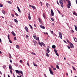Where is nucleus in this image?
<instances>
[{"label": "nucleus", "instance_id": "1", "mask_svg": "<svg viewBox=\"0 0 77 77\" xmlns=\"http://www.w3.org/2000/svg\"><path fill=\"white\" fill-rule=\"evenodd\" d=\"M15 71H16V73H17V74L21 73L22 75H23V71H22L21 70L19 71L17 70H16Z\"/></svg>", "mask_w": 77, "mask_h": 77}, {"label": "nucleus", "instance_id": "2", "mask_svg": "<svg viewBox=\"0 0 77 77\" xmlns=\"http://www.w3.org/2000/svg\"><path fill=\"white\" fill-rule=\"evenodd\" d=\"M68 4L67 5V7L68 8V9H69V8H70V6H71V1H69L68 2Z\"/></svg>", "mask_w": 77, "mask_h": 77}, {"label": "nucleus", "instance_id": "3", "mask_svg": "<svg viewBox=\"0 0 77 77\" xmlns=\"http://www.w3.org/2000/svg\"><path fill=\"white\" fill-rule=\"evenodd\" d=\"M49 49H50V47L49 46H48L47 48V50H46L47 53H50V51Z\"/></svg>", "mask_w": 77, "mask_h": 77}, {"label": "nucleus", "instance_id": "4", "mask_svg": "<svg viewBox=\"0 0 77 77\" xmlns=\"http://www.w3.org/2000/svg\"><path fill=\"white\" fill-rule=\"evenodd\" d=\"M51 12L52 16H54V12H53V9L51 10Z\"/></svg>", "mask_w": 77, "mask_h": 77}, {"label": "nucleus", "instance_id": "5", "mask_svg": "<svg viewBox=\"0 0 77 77\" xmlns=\"http://www.w3.org/2000/svg\"><path fill=\"white\" fill-rule=\"evenodd\" d=\"M70 46L72 48H74V45H73V44H72V43H70Z\"/></svg>", "mask_w": 77, "mask_h": 77}, {"label": "nucleus", "instance_id": "6", "mask_svg": "<svg viewBox=\"0 0 77 77\" xmlns=\"http://www.w3.org/2000/svg\"><path fill=\"white\" fill-rule=\"evenodd\" d=\"M9 69H11V70H14V69H13L12 68V66H11V65L9 64Z\"/></svg>", "mask_w": 77, "mask_h": 77}, {"label": "nucleus", "instance_id": "7", "mask_svg": "<svg viewBox=\"0 0 77 77\" xmlns=\"http://www.w3.org/2000/svg\"><path fill=\"white\" fill-rule=\"evenodd\" d=\"M28 18L29 20H31V17H30V13H29L28 14Z\"/></svg>", "mask_w": 77, "mask_h": 77}, {"label": "nucleus", "instance_id": "8", "mask_svg": "<svg viewBox=\"0 0 77 77\" xmlns=\"http://www.w3.org/2000/svg\"><path fill=\"white\" fill-rule=\"evenodd\" d=\"M25 29L26 30V31L27 32H28V30H29V29H28V28L26 26H25Z\"/></svg>", "mask_w": 77, "mask_h": 77}, {"label": "nucleus", "instance_id": "9", "mask_svg": "<svg viewBox=\"0 0 77 77\" xmlns=\"http://www.w3.org/2000/svg\"><path fill=\"white\" fill-rule=\"evenodd\" d=\"M59 3L60 4H63V0H60Z\"/></svg>", "mask_w": 77, "mask_h": 77}, {"label": "nucleus", "instance_id": "10", "mask_svg": "<svg viewBox=\"0 0 77 77\" xmlns=\"http://www.w3.org/2000/svg\"><path fill=\"white\" fill-rule=\"evenodd\" d=\"M40 27L41 28H42V29H45V27H44V26L42 25L40 26Z\"/></svg>", "mask_w": 77, "mask_h": 77}, {"label": "nucleus", "instance_id": "11", "mask_svg": "<svg viewBox=\"0 0 77 77\" xmlns=\"http://www.w3.org/2000/svg\"><path fill=\"white\" fill-rule=\"evenodd\" d=\"M49 71H50V74L52 75H53V71L50 69H49Z\"/></svg>", "mask_w": 77, "mask_h": 77}, {"label": "nucleus", "instance_id": "12", "mask_svg": "<svg viewBox=\"0 0 77 77\" xmlns=\"http://www.w3.org/2000/svg\"><path fill=\"white\" fill-rule=\"evenodd\" d=\"M11 33L13 35V36H16V34H15V33L14 32V31H12L11 32Z\"/></svg>", "mask_w": 77, "mask_h": 77}, {"label": "nucleus", "instance_id": "13", "mask_svg": "<svg viewBox=\"0 0 77 77\" xmlns=\"http://www.w3.org/2000/svg\"><path fill=\"white\" fill-rule=\"evenodd\" d=\"M74 40L75 42H77V39L76 38L74 37H73Z\"/></svg>", "mask_w": 77, "mask_h": 77}, {"label": "nucleus", "instance_id": "14", "mask_svg": "<svg viewBox=\"0 0 77 77\" xmlns=\"http://www.w3.org/2000/svg\"><path fill=\"white\" fill-rule=\"evenodd\" d=\"M17 8L18 9V11H19V12H21V10H20V8L18 7H17Z\"/></svg>", "mask_w": 77, "mask_h": 77}, {"label": "nucleus", "instance_id": "15", "mask_svg": "<svg viewBox=\"0 0 77 77\" xmlns=\"http://www.w3.org/2000/svg\"><path fill=\"white\" fill-rule=\"evenodd\" d=\"M56 45H53L52 46V48L54 49V48H56Z\"/></svg>", "mask_w": 77, "mask_h": 77}, {"label": "nucleus", "instance_id": "16", "mask_svg": "<svg viewBox=\"0 0 77 77\" xmlns=\"http://www.w3.org/2000/svg\"><path fill=\"white\" fill-rule=\"evenodd\" d=\"M46 6L47 7H48V6H50V4H49L48 3H46Z\"/></svg>", "mask_w": 77, "mask_h": 77}, {"label": "nucleus", "instance_id": "17", "mask_svg": "<svg viewBox=\"0 0 77 77\" xmlns=\"http://www.w3.org/2000/svg\"><path fill=\"white\" fill-rule=\"evenodd\" d=\"M38 44L40 45H41V47H42V43H41V42H38Z\"/></svg>", "mask_w": 77, "mask_h": 77}, {"label": "nucleus", "instance_id": "18", "mask_svg": "<svg viewBox=\"0 0 77 77\" xmlns=\"http://www.w3.org/2000/svg\"><path fill=\"white\" fill-rule=\"evenodd\" d=\"M43 16L44 18H46V17H45V14L43 13Z\"/></svg>", "mask_w": 77, "mask_h": 77}, {"label": "nucleus", "instance_id": "19", "mask_svg": "<svg viewBox=\"0 0 77 77\" xmlns=\"http://www.w3.org/2000/svg\"><path fill=\"white\" fill-rule=\"evenodd\" d=\"M16 47L17 48H20V46L18 45H17L16 46Z\"/></svg>", "mask_w": 77, "mask_h": 77}, {"label": "nucleus", "instance_id": "20", "mask_svg": "<svg viewBox=\"0 0 77 77\" xmlns=\"http://www.w3.org/2000/svg\"><path fill=\"white\" fill-rule=\"evenodd\" d=\"M35 39H36V40H38V41H39V38L38 37H36L35 38Z\"/></svg>", "mask_w": 77, "mask_h": 77}, {"label": "nucleus", "instance_id": "21", "mask_svg": "<svg viewBox=\"0 0 77 77\" xmlns=\"http://www.w3.org/2000/svg\"><path fill=\"white\" fill-rule=\"evenodd\" d=\"M32 8H33V9H36V7H35V6H33V5H32Z\"/></svg>", "mask_w": 77, "mask_h": 77}, {"label": "nucleus", "instance_id": "22", "mask_svg": "<svg viewBox=\"0 0 77 77\" xmlns=\"http://www.w3.org/2000/svg\"><path fill=\"white\" fill-rule=\"evenodd\" d=\"M74 26L75 27V30H76V31H77V26H75V25H74Z\"/></svg>", "mask_w": 77, "mask_h": 77}, {"label": "nucleus", "instance_id": "23", "mask_svg": "<svg viewBox=\"0 0 77 77\" xmlns=\"http://www.w3.org/2000/svg\"><path fill=\"white\" fill-rule=\"evenodd\" d=\"M59 36L62 35V33H61V32H59Z\"/></svg>", "mask_w": 77, "mask_h": 77}, {"label": "nucleus", "instance_id": "24", "mask_svg": "<svg viewBox=\"0 0 77 77\" xmlns=\"http://www.w3.org/2000/svg\"><path fill=\"white\" fill-rule=\"evenodd\" d=\"M29 26L31 28V29H33V27H32V26H31V25L29 24Z\"/></svg>", "mask_w": 77, "mask_h": 77}, {"label": "nucleus", "instance_id": "25", "mask_svg": "<svg viewBox=\"0 0 77 77\" xmlns=\"http://www.w3.org/2000/svg\"><path fill=\"white\" fill-rule=\"evenodd\" d=\"M73 14L74 15H76V16H77V14H76V13H75V12H74L73 13Z\"/></svg>", "mask_w": 77, "mask_h": 77}, {"label": "nucleus", "instance_id": "26", "mask_svg": "<svg viewBox=\"0 0 77 77\" xmlns=\"http://www.w3.org/2000/svg\"><path fill=\"white\" fill-rule=\"evenodd\" d=\"M14 21L15 22V23H18V20H17L14 19Z\"/></svg>", "mask_w": 77, "mask_h": 77}, {"label": "nucleus", "instance_id": "27", "mask_svg": "<svg viewBox=\"0 0 77 77\" xmlns=\"http://www.w3.org/2000/svg\"><path fill=\"white\" fill-rule=\"evenodd\" d=\"M56 68H57V69H59V66L58 65H56Z\"/></svg>", "mask_w": 77, "mask_h": 77}, {"label": "nucleus", "instance_id": "28", "mask_svg": "<svg viewBox=\"0 0 77 77\" xmlns=\"http://www.w3.org/2000/svg\"><path fill=\"white\" fill-rule=\"evenodd\" d=\"M10 35L9 34H8V39L9 40H10V38H9Z\"/></svg>", "mask_w": 77, "mask_h": 77}, {"label": "nucleus", "instance_id": "29", "mask_svg": "<svg viewBox=\"0 0 77 77\" xmlns=\"http://www.w3.org/2000/svg\"><path fill=\"white\" fill-rule=\"evenodd\" d=\"M72 68L73 69V70H75V71H76V69L75 68V67L73 66H72Z\"/></svg>", "mask_w": 77, "mask_h": 77}, {"label": "nucleus", "instance_id": "30", "mask_svg": "<svg viewBox=\"0 0 77 77\" xmlns=\"http://www.w3.org/2000/svg\"><path fill=\"white\" fill-rule=\"evenodd\" d=\"M50 32L51 33V34H53V31H51V30H50Z\"/></svg>", "mask_w": 77, "mask_h": 77}, {"label": "nucleus", "instance_id": "31", "mask_svg": "<svg viewBox=\"0 0 77 77\" xmlns=\"http://www.w3.org/2000/svg\"><path fill=\"white\" fill-rule=\"evenodd\" d=\"M33 42H34V43H35V44H38V42H36L35 40H34Z\"/></svg>", "mask_w": 77, "mask_h": 77}, {"label": "nucleus", "instance_id": "32", "mask_svg": "<svg viewBox=\"0 0 77 77\" xmlns=\"http://www.w3.org/2000/svg\"><path fill=\"white\" fill-rule=\"evenodd\" d=\"M62 4L60 5V6H61L62 7V8H63V4Z\"/></svg>", "mask_w": 77, "mask_h": 77}, {"label": "nucleus", "instance_id": "33", "mask_svg": "<svg viewBox=\"0 0 77 77\" xmlns=\"http://www.w3.org/2000/svg\"><path fill=\"white\" fill-rule=\"evenodd\" d=\"M33 65L35 66H38V65L35 64V63H33Z\"/></svg>", "mask_w": 77, "mask_h": 77}, {"label": "nucleus", "instance_id": "34", "mask_svg": "<svg viewBox=\"0 0 77 77\" xmlns=\"http://www.w3.org/2000/svg\"><path fill=\"white\" fill-rule=\"evenodd\" d=\"M52 35H54V36H57V35H56V34L54 33H53V34H52Z\"/></svg>", "mask_w": 77, "mask_h": 77}, {"label": "nucleus", "instance_id": "35", "mask_svg": "<svg viewBox=\"0 0 77 77\" xmlns=\"http://www.w3.org/2000/svg\"><path fill=\"white\" fill-rule=\"evenodd\" d=\"M46 56L47 57H49V55H48V53H46Z\"/></svg>", "mask_w": 77, "mask_h": 77}, {"label": "nucleus", "instance_id": "36", "mask_svg": "<svg viewBox=\"0 0 77 77\" xmlns=\"http://www.w3.org/2000/svg\"><path fill=\"white\" fill-rule=\"evenodd\" d=\"M38 20H39V22H40V23H42V21H41V20L40 18H38Z\"/></svg>", "mask_w": 77, "mask_h": 77}, {"label": "nucleus", "instance_id": "37", "mask_svg": "<svg viewBox=\"0 0 77 77\" xmlns=\"http://www.w3.org/2000/svg\"><path fill=\"white\" fill-rule=\"evenodd\" d=\"M31 53V54H33V55H36V54L33 52H32Z\"/></svg>", "mask_w": 77, "mask_h": 77}, {"label": "nucleus", "instance_id": "38", "mask_svg": "<svg viewBox=\"0 0 77 77\" xmlns=\"http://www.w3.org/2000/svg\"><path fill=\"white\" fill-rule=\"evenodd\" d=\"M3 5L2 4H0V7H3Z\"/></svg>", "mask_w": 77, "mask_h": 77}, {"label": "nucleus", "instance_id": "39", "mask_svg": "<svg viewBox=\"0 0 77 77\" xmlns=\"http://www.w3.org/2000/svg\"><path fill=\"white\" fill-rule=\"evenodd\" d=\"M54 52L55 53H57V50H56V49H54Z\"/></svg>", "mask_w": 77, "mask_h": 77}, {"label": "nucleus", "instance_id": "40", "mask_svg": "<svg viewBox=\"0 0 77 77\" xmlns=\"http://www.w3.org/2000/svg\"><path fill=\"white\" fill-rule=\"evenodd\" d=\"M59 37L60 39H62V35H59Z\"/></svg>", "mask_w": 77, "mask_h": 77}, {"label": "nucleus", "instance_id": "41", "mask_svg": "<svg viewBox=\"0 0 77 77\" xmlns=\"http://www.w3.org/2000/svg\"><path fill=\"white\" fill-rule=\"evenodd\" d=\"M2 12L3 14H4V15H5V11H4V10L2 11Z\"/></svg>", "mask_w": 77, "mask_h": 77}, {"label": "nucleus", "instance_id": "42", "mask_svg": "<svg viewBox=\"0 0 77 77\" xmlns=\"http://www.w3.org/2000/svg\"><path fill=\"white\" fill-rule=\"evenodd\" d=\"M42 45H43V46H45V44H44V43L42 42Z\"/></svg>", "mask_w": 77, "mask_h": 77}, {"label": "nucleus", "instance_id": "43", "mask_svg": "<svg viewBox=\"0 0 77 77\" xmlns=\"http://www.w3.org/2000/svg\"><path fill=\"white\" fill-rule=\"evenodd\" d=\"M15 14L16 16H17V17H18V14H17V13H15Z\"/></svg>", "mask_w": 77, "mask_h": 77}, {"label": "nucleus", "instance_id": "44", "mask_svg": "<svg viewBox=\"0 0 77 77\" xmlns=\"http://www.w3.org/2000/svg\"><path fill=\"white\" fill-rule=\"evenodd\" d=\"M9 42H10V43H11V44H12V41H11V40H9Z\"/></svg>", "mask_w": 77, "mask_h": 77}, {"label": "nucleus", "instance_id": "45", "mask_svg": "<svg viewBox=\"0 0 77 77\" xmlns=\"http://www.w3.org/2000/svg\"><path fill=\"white\" fill-rule=\"evenodd\" d=\"M3 68L4 69H5V68H6V66H5V65H4L3 66Z\"/></svg>", "mask_w": 77, "mask_h": 77}, {"label": "nucleus", "instance_id": "46", "mask_svg": "<svg viewBox=\"0 0 77 77\" xmlns=\"http://www.w3.org/2000/svg\"><path fill=\"white\" fill-rule=\"evenodd\" d=\"M51 20H52V21H54V19L53 18H51Z\"/></svg>", "mask_w": 77, "mask_h": 77}, {"label": "nucleus", "instance_id": "47", "mask_svg": "<svg viewBox=\"0 0 77 77\" xmlns=\"http://www.w3.org/2000/svg\"><path fill=\"white\" fill-rule=\"evenodd\" d=\"M67 47H68V48H69V49H70V48H71V47H70L69 46H67Z\"/></svg>", "mask_w": 77, "mask_h": 77}, {"label": "nucleus", "instance_id": "48", "mask_svg": "<svg viewBox=\"0 0 77 77\" xmlns=\"http://www.w3.org/2000/svg\"><path fill=\"white\" fill-rule=\"evenodd\" d=\"M8 2V3H9V4H11V2L10 1H9Z\"/></svg>", "mask_w": 77, "mask_h": 77}, {"label": "nucleus", "instance_id": "49", "mask_svg": "<svg viewBox=\"0 0 77 77\" xmlns=\"http://www.w3.org/2000/svg\"><path fill=\"white\" fill-rule=\"evenodd\" d=\"M56 55H57V56H59V54H58V53H55Z\"/></svg>", "mask_w": 77, "mask_h": 77}, {"label": "nucleus", "instance_id": "50", "mask_svg": "<svg viewBox=\"0 0 77 77\" xmlns=\"http://www.w3.org/2000/svg\"><path fill=\"white\" fill-rule=\"evenodd\" d=\"M71 32H72V33H74V30H72L71 31Z\"/></svg>", "mask_w": 77, "mask_h": 77}, {"label": "nucleus", "instance_id": "51", "mask_svg": "<svg viewBox=\"0 0 77 77\" xmlns=\"http://www.w3.org/2000/svg\"><path fill=\"white\" fill-rule=\"evenodd\" d=\"M16 39H17L16 38V37H14V40H16Z\"/></svg>", "mask_w": 77, "mask_h": 77}, {"label": "nucleus", "instance_id": "52", "mask_svg": "<svg viewBox=\"0 0 77 77\" xmlns=\"http://www.w3.org/2000/svg\"><path fill=\"white\" fill-rule=\"evenodd\" d=\"M10 60L11 63H12V60Z\"/></svg>", "mask_w": 77, "mask_h": 77}, {"label": "nucleus", "instance_id": "53", "mask_svg": "<svg viewBox=\"0 0 77 77\" xmlns=\"http://www.w3.org/2000/svg\"><path fill=\"white\" fill-rule=\"evenodd\" d=\"M27 65L28 66H29L30 65H29V64L28 63H27Z\"/></svg>", "mask_w": 77, "mask_h": 77}, {"label": "nucleus", "instance_id": "54", "mask_svg": "<svg viewBox=\"0 0 77 77\" xmlns=\"http://www.w3.org/2000/svg\"><path fill=\"white\" fill-rule=\"evenodd\" d=\"M10 72H11V74H12V70H10Z\"/></svg>", "mask_w": 77, "mask_h": 77}, {"label": "nucleus", "instance_id": "55", "mask_svg": "<svg viewBox=\"0 0 77 77\" xmlns=\"http://www.w3.org/2000/svg\"><path fill=\"white\" fill-rule=\"evenodd\" d=\"M33 37H34V38H35H35H36V37L35 35Z\"/></svg>", "mask_w": 77, "mask_h": 77}, {"label": "nucleus", "instance_id": "56", "mask_svg": "<svg viewBox=\"0 0 77 77\" xmlns=\"http://www.w3.org/2000/svg\"><path fill=\"white\" fill-rule=\"evenodd\" d=\"M29 7H32V5H29Z\"/></svg>", "mask_w": 77, "mask_h": 77}, {"label": "nucleus", "instance_id": "57", "mask_svg": "<svg viewBox=\"0 0 77 77\" xmlns=\"http://www.w3.org/2000/svg\"><path fill=\"white\" fill-rule=\"evenodd\" d=\"M67 41L68 43H69V40H67Z\"/></svg>", "mask_w": 77, "mask_h": 77}, {"label": "nucleus", "instance_id": "58", "mask_svg": "<svg viewBox=\"0 0 77 77\" xmlns=\"http://www.w3.org/2000/svg\"><path fill=\"white\" fill-rule=\"evenodd\" d=\"M63 41L64 42H65V43H66V41L63 40Z\"/></svg>", "mask_w": 77, "mask_h": 77}, {"label": "nucleus", "instance_id": "59", "mask_svg": "<svg viewBox=\"0 0 77 77\" xmlns=\"http://www.w3.org/2000/svg\"><path fill=\"white\" fill-rule=\"evenodd\" d=\"M57 4H58V5H59V2H58V1H57Z\"/></svg>", "mask_w": 77, "mask_h": 77}, {"label": "nucleus", "instance_id": "60", "mask_svg": "<svg viewBox=\"0 0 77 77\" xmlns=\"http://www.w3.org/2000/svg\"><path fill=\"white\" fill-rule=\"evenodd\" d=\"M9 57L10 58V59H11L12 58V56H10Z\"/></svg>", "mask_w": 77, "mask_h": 77}, {"label": "nucleus", "instance_id": "61", "mask_svg": "<svg viewBox=\"0 0 77 77\" xmlns=\"http://www.w3.org/2000/svg\"><path fill=\"white\" fill-rule=\"evenodd\" d=\"M11 15L12 17H14V14H11Z\"/></svg>", "mask_w": 77, "mask_h": 77}, {"label": "nucleus", "instance_id": "62", "mask_svg": "<svg viewBox=\"0 0 77 77\" xmlns=\"http://www.w3.org/2000/svg\"><path fill=\"white\" fill-rule=\"evenodd\" d=\"M53 69L54 70H56V68H53Z\"/></svg>", "mask_w": 77, "mask_h": 77}, {"label": "nucleus", "instance_id": "63", "mask_svg": "<svg viewBox=\"0 0 77 77\" xmlns=\"http://www.w3.org/2000/svg\"><path fill=\"white\" fill-rule=\"evenodd\" d=\"M44 75H45V77H47V76L45 74H44Z\"/></svg>", "mask_w": 77, "mask_h": 77}, {"label": "nucleus", "instance_id": "64", "mask_svg": "<svg viewBox=\"0 0 77 77\" xmlns=\"http://www.w3.org/2000/svg\"><path fill=\"white\" fill-rule=\"evenodd\" d=\"M16 65H17V66H18V63H16Z\"/></svg>", "mask_w": 77, "mask_h": 77}]
</instances>
